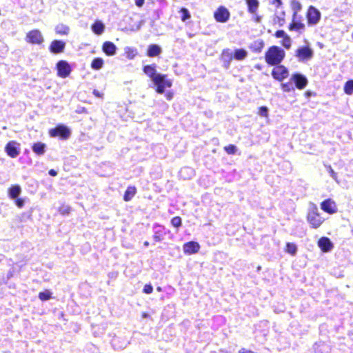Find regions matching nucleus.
Masks as SVG:
<instances>
[{"label": "nucleus", "mask_w": 353, "mask_h": 353, "mask_svg": "<svg viewBox=\"0 0 353 353\" xmlns=\"http://www.w3.org/2000/svg\"><path fill=\"white\" fill-rule=\"evenodd\" d=\"M285 51L278 46H272L265 53V59L268 64L277 65L283 60Z\"/></svg>", "instance_id": "nucleus-1"}, {"label": "nucleus", "mask_w": 353, "mask_h": 353, "mask_svg": "<svg viewBox=\"0 0 353 353\" xmlns=\"http://www.w3.org/2000/svg\"><path fill=\"white\" fill-rule=\"evenodd\" d=\"M307 220L313 228H318L324 221L319 214V209L315 204L311 203L308 208Z\"/></svg>", "instance_id": "nucleus-2"}, {"label": "nucleus", "mask_w": 353, "mask_h": 353, "mask_svg": "<svg viewBox=\"0 0 353 353\" xmlns=\"http://www.w3.org/2000/svg\"><path fill=\"white\" fill-rule=\"evenodd\" d=\"M154 85L157 87L156 91L159 94H163L166 88H170L172 85V81L167 79L166 74H159L154 77L152 80Z\"/></svg>", "instance_id": "nucleus-3"}, {"label": "nucleus", "mask_w": 353, "mask_h": 353, "mask_svg": "<svg viewBox=\"0 0 353 353\" xmlns=\"http://www.w3.org/2000/svg\"><path fill=\"white\" fill-rule=\"evenodd\" d=\"M295 56L299 62H307L313 57L314 51L307 46L299 47L296 50Z\"/></svg>", "instance_id": "nucleus-4"}, {"label": "nucleus", "mask_w": 353, "mask_h": 353, "mask_svg": "<svg viewBox=\"0 0 353 353\" xmlns=\"http://www.w3.org/2000/svg\"><path fill=\"white\" fill-rule=\"evenodd\" d=\"M26 41L31 44L41 45L43 43L44 38L39 30L34 29L27 33Z\"/></svg>", "instance_id": "nucleus-5"}, {"label": "nucleus", "mask_w": 353, "mask_h": 353, "mask_svg": "<svg viewBox=\"0 0 353 353\" xmlns=\"http://www.w3.org/2000/svg\"><path fill=\"white\" fill-rule=\"evenodd\" d=\"M49 134L50 137H60L66 139L70 136V130L63 125H59L56 128L50 130Z\"/></svg>", "instance_id": "nucleus-6"}, {"label": "nucleus", "mask_w": 353, "mask_h": 353, "mask_svg": "<svg viewBox=\"0 0 353 353\" xmlns=\"http://www.w3.org/2000/svg\"><path fill=\"white\" fill-rule=\"evenodd\" d=\"M321 19V12L314 6H310L307 12V19L309 26L316 25Z\"/></svg>", "instance_id": "nucleus-7"}, {"label": "nucleus", "mask_w": 353, "mask_h": 353, "mask_svg": "<svg viewBox=\"0 0 353 353\" xmlns=\"http://www.w3.org/2000/svg\"><path fill=\"white\" fill-rule=\"evenodd\" d=\"M272 75L274 79L282 81L288 77L289 72L284 65L279 64L272 70Z\"/></svg>", "instance_id": "nucleus-8"}, {"label": "nucleus", "mask_w": 353, "mask_h": 353, "mask_svg": "<svg viewBox=\"0 0 353 353\" xmlns=\"http://www.w3.org/2000/svg\"><path fill=\"white\" fill-rule=\"evenodd\" d=\"M230 17L229 10L223 6H220L214 13V17L217 22L225 23Z\"/></svg>", "instance_id": "nucleus-9"}, {"label": "nucleus", "mask_w": 353, "mask_h": 353, "mask_svg": "<svg viewBox=\"0 0 353 353\" xmlns=\"http://www.w3.org/2000/svg\"><path fill=\"white\" fill-rule=\"evenodd\" d=\"M5 151L9 157L16 158L20 153V144L14 141H9L5 147Z\"/></svg>", "instance_id": "nucleus-10"}, {"label": "nucleus", "mask_w": 353, "mask_h": 353, "mask_svg": "<svg viewBox=\"0 0 353 353\" xmlns=\"http://www.w3.org/2000/svg\"><path fill=\"white\" fill-rule=\"evenodd\" d=\"M57 74L61 78L68 77L71 72V68L69 63L65 61H59L57 63Z\"/></svg>", "instance_id": "nucleus-11"}, {"label": "nucleus", "mask_w": 353, "mask_h": 353, "mask_svg": "<svg viewBox=\"0 0 353 353\" xmlns=\"http://www.w3.org/2000/svg\"><path fill=\"white\" fill-rule=\"evenodd\" d=\"M290 80L294 83L296 88L299 90L303 89L307 84V78L299 73L292 74Z\"/></svg>", "instance_id": "nucleus-12"}, {"label": "nucleus", "mask_w": 353, "mask_h": 353, "mask_svg": "<svg viewBox=\"0 0 353 353\" xmlns=\"http://www.w3.org/2000/svg\"><path fill=\"white\" fill-rule=\"evenodd\" d=\"M65 47V43L61 40H54L50 45L49 50L52 53L59 54L63 52Z\"/></svg>", "instance_id": "nucleus-13"}, {"label": "nucleus", "mask_w": 353, "mask_h": 353, "mask_svg": "<svg viewBox=\"0 0 353 353\" xmlns=\"http://www.w3.org/2000/svg\"><path fill=\"white\" fill-rule=\"evenodd\" d=\"M321 208L323 211L331 214L336 212L337 211L335 202L331 199H326L323 201L321 204Z\"/></svg>", "instance_id": "nucleus-14"}, {"label": "nucleus", "mask_w": 353, "mask_h": 353, "mask_svg": "<svg viewBox=\"0 0 353 353\" xmlns=\"http://www.w3.org/2000/svg\"><path fill=\"white\" fill-rule=\"evenodd\" d=\"M318 245L323 252H330L332 248L333 244L327 237H321L318 241Z\"/></svg>", "instance_id": "nucleus-15"}, {"label": "nucleus", "mask_w": 353, "mask_h": 353, "mask_svg": "<svg viewBox=\"0 0 353 353\" xmlns=\"http://www.w3.org/2000/svg\"><path fill=\"white\" fill-rule=\"evenodd\" d=\"M200 248V245L195 241H190L183 245V252L185 254H192L196 253Z\"/></svg>", "instance_id": "nucleus-16"}, {"label": "nucleus", "mask_w": 353, "mask_h": 353, "mask_svg": "<svg viewBox=\"0 0 353 353\" xmlns=\"http://www.w3.org/2000/svg\"><path fill=\"white\" fill-rule=\"evenodd\" d=\"M103 52L108 56H113L116 54L117 46L111 41H105L102 46Z\"/></svg>", "instance_id": "nucleus-17"}, {"label": "nucleus", "mask_w": 353, "mask_h": 353, "mask_svg": "<svg viewBox=\"0 0 353 353\" xmlns=\"http://www.w3.org/2000/svg\"><path fill=\"white\" fill-rule=\"evenodd\" d=\"M46 145L42 142L34 143L32 147V151L37 155L41 156L46 152Z\"/></svg>", "instance_id": "nucleus-18"}, {"label": "nucleus", "mask_w": 353, "mask_h": 353, "mask_svg": "<svg viewBox=\"0 0 353 353\" xmlns=\"http://www.w3.org/2000/svg\"><path fill=\"white\" fill-rule=\"evenodd\" d=\"M143 72L152 79V81L154 79V77L159 74L157 72L155 65H148L144 66Z\"/></svg>", "instance_id": "nucleus-19"}, {"label": "nucleus", "mask_w": 353, "mask_h": 353, "mask_svg": "<svg viewBox=\"0 0 353 353\" xmlns=\"http://www.w3.org/2000/svg\"><path fill=\"white\" fill-rule=\"evenodd\" d=\"M161 53V48L157 44H151L148 46V56L150 57L158 56Z\"/></svg>", "instance_id": "nucleus-20"}, {"label": "nucleus", "mask_w": 353, "mask_h": 353, "mask_svg": "<svg viewBox=\"0 0 353 353\" xmlns=\"http://www.w3.org/2000/svg\"><path fill=\"white\" fill-rule=\"evenodd\" d=\"M91 28L94 33L101 35L104 32L105 26L101 21H97L92 24Z\"/></svg>", "instance_id": "nucleus-21"}, {"label": "nucleus", "mask_w": 353, "mask_h": 353, "mask_svg": "<svg viewBox=\"0 0 353 353\" xmlns=\"http://www.w3.org/2000/svg\"><path fill=\"white\" fill-rule=\"evenodd\" d=\"M21 192V188L18 185H12L8 190L9 196L11 199H17Z\"/></svg>", "instance_id": "nucleus-22"}, {"label": "nucleus", "mask_w": 353, "mask_h": 353, "mask_svg": "<svg viewBox=\"0 0 353 353\" xmlns=\"http://www.w3.org/2000/svg\"><path fill=\"white\" fill-rule=\"evenodd\" d=\"M69 31H70L69 27L63 23L58 24L55 27L56 33L58 34H60V35H67V34H68Z\"/></svg>", "instance_id": "nucleus-23"}, {"label": "nucleus", "mask_w": 353, "mask_h": 353, "mask_svg": "<svg viewBox=\"0 0 353 353\" xmlns=\"http://www.w3.org/2000/svg\"><path fill=\"white\" fill-rule=\"evenodd\" d=\"M136 194L135 187L130 186L125 192L123 199L125 201H130Z\"/></svg>", "instance_id": "nucleus-24"}, {"label": "nucleus", "mask_w": 353, "mask_h": 353, "mask_svg": "<svg viewBox=\"0 0 353 353\" xmlns=\"http://www.w3.org/2000/svg\"><path fill=\"white\" fill-rule=\"evenodd\" d=\"M246 3L248 11L252 14L255 13L259 8V1L257 0H246Z\"/></svg>", "instance_id": "nucleus-25"}, {"label": "nucleus", "mask_w": 353, "mask_h": 353, "mask_svg": "<svg viewBox=\"0 0 353 353\" xmlns=\"http://www.w3.org/2000/svg\"><path fill=\"white\" fill-rule=\"evenodd\" d=\"M291 8L293 10V17H296L297 13L302 9V5L298 0L291 1Z\"/></svg>", "instance_id": "nucleus-26"}, {"label": "nucleus", "mask_w": 353, "mask_h": 353, "mask_svg": "<svg viewBox=\"0 0 353 353\" xmlns=\"http://www.w3.org/2000/svg\"><path fill=\"white\" fill-rule=\"evenodd\" d=\"M124 52L128 59H133L137 54V50L134 48L125 47Z\"/></svg>", "instance_id": "nucleus-27"}, {"label": "nucleus", "mask_w": 353, "mask_h": 353, "mask_svg": "<svg viewBox=\"0 0 353 353\" xmlns=\"http://www.w3.org/2000/svg\"><path fill=\"white\" fill-rule=\"evenodd\" d=\"M103 60L102 58H94L91 63V68L94 70H100L103 65Z\"/></svg>", "instance_id": "nucleus-28"}, {"label": "nucleus", "mask_w": 353, "mask_h": 353, "mask_svg": "<svg viewBox=\"0 0 353 353\" xmlns=\"http://www.w3.org/2000/svg\"><path fill=\"white\" fill-rule=\"evenodd\" d=\"M247 52L243 49H238L235 50L234 57L236 60H243L247 57Z\"/></svg>", "instance_id": "nucleus-29"}, {"label": "nucleus", "mask_w": 353, "mask_h": 353, "mask_svg": "<svg viewBox=\"0 0 353 353\" xmlns=\"http://www.w3.org/2000/svg\"><path fill=\"white\" fill-rule=\"evenodd\" d=\"M344 92L350 95L353 93V80L347 81L344 85Z\"/></svg>", "instance_id": "nucleus-30"}, {"label": "nucleus", "mask_w": 353, "mask_h": 353, "mask_svg": "<svg viewBox=\"0 0 353 353\" xmlns=\"http://www.w3.org/2000/svg\"><path fill=\"white\" fill-rule=\"evenodd\" d=\"M285 251L292 255H294L297 251L296 245L292 243H288L286 244Z\"/></svg>", "instance_id": "nucleus-31"}, {"label": "nucleus", "mask_w": 353, "mask_h": 353, "mask_svg": "<svg viewBox=\"0 0 353 353\" xmlns=\"http://www.w3.org/2000/svg\"><path fill=\"white\" fill-rule=\"evenodd\" d=\"M305 28V25L301 22H295L293 21L292 23L290 26V30H294L296 31L303 30Z\"/></svg>", "instance_id": "nucleus-32"}, {"label": "nucleus", "mask_w": 353, "mask_h": 353, "mask_svg": "<svg viewBox=\"0 0 353 353\" xmlns=\"http://www.w3.org/2000/svg\"><path fill=\"white\" fill-rule=\"evenodd\" d=\"M222 57L225 62H228L229 63L232 59V52L229 49L224 50L222 53Z\"/></svg>", "instance_id": "nucleus-33"}, {"label": "nucleus", "mask_w": 353, "mask_h": 353, "mask_svg": "<svg viewBox=\"0 0 353 353\" xmlns=\"http://www.w3.org/2000/svg\"><path fill=\"white\" fill-rule=\"evenodd\" d=\"M180 12H181V14H182V16H181L182 21H185L186 20L190 19L191 17L188 10L185 8H182L180 10Z\"/></svg>", "instance_id": "nucleus-34"}, {"label": "nucleus", "mask_w": 353, "mask_h": 353, "mask_svg": "<svg viewBox=\"0 0 353 353\" xmlns=\"http://www.w3.org/2000/svg\"><path fill=\"white\" fill-rule=\"evenodd\" d=\"M185 174H188L190 175V176H191L194 174V170L192 168H188V167L183 168L180 171V175L181 177H183L185 179L186 177L184 176Z\"/></svg>", "instance_id": "nucleus-35"}, {"label": "nucleus", "mask_w": 353, "mask_h": 353, "mask_svg": "<svg viewBox=\"0 0 353 353\" xmlns=\"http://www.w3.org/2000/svg\"><path fill=\"white\" fill-rule=\"evenodd\" d=\"M282 89L284 92H290L294 90V86L292 82L281 84Z\"/></svg>", "instance_id": "nucleus-36"}, {"label": "nucleus", "mask_w": 353, "mask_h": 353, "mask_svg": "<svg viewBox=\"0 0 353 353\" xmlns=\"http://www.w3.org/2000/svg\"><path fill=\"white\" fill-rule=\"evenodd\" d=\"M224 149L226 151V152L229 154H233L237 150L236 147L234 145H229L228 146H225Z\"/></svg>", "instance_id": "nucleus-37"}, {"label": "nucleus", "mask_w": 353, "mask_h": 353, "mask_svg": "<svg viewBox=\"0 0 353 353\" xmlns=\"http://www.w3.org/2000/svg\"><path fill=\"white\" fill-rule=\"evenodd\" d=\"M292 41L289 36H286L282 41V45L287 49H289L291 46Z\"/></svg>", "instance_id": "nucleus-38"}, {"label": "nucleus", "mask_w": 353, "mask_h": 353, "mask_svg": "<svg viewBox=\"0 0 353 353\" xmlns=\"http://www.w3.org/2000/svg\"><path fill=\"white\" fill-rule=\"evenodd\" d=\"M171 223L174 227L178 228L181 225V219L179 216H175L172 219Z\"/></svg>", "instance_id": "nucleus-39"}, {"label": "nucleus", "mask_w": 353, "mask_h": 353, "mask_svg": "<svg viewBox=\"0 0 353 353\" xmlns=\"http://www.w3.org/2000/svg\"><path fill=\"white\" fill-rule=\"evenodd\" d=\"M39 298L42 301H47L50 298L49 292H41L39 294Z\"/></svg>", "instance_id": "nucleus-40"}, {"label": "nucleus", "mask_w": 353, "mask_h": 353, "mask_svg": "<svg viewBox=\"0 0 353 353\" xmlns=\"http://www.w3.org/2000/svg\"><path fill=\"white\" fill-rule=\"evenodd\" d=\"M259 114L261 117H268V108L265 106H261L259 108Z\"/></svg>", "instance_id": "nucleus-41"}, {"label": "nucleus", "mask_w": 353, "mask_h": 353, "mask_svg": "<svg viewBox=\"0 0 353 353\" xmlns=\"http://www.w3.org/2000/svg\"><path fill=\"white\" fill-rule=\"evenodd\" d=\"M326 168H327V170L328 172L330 173V176L333 179L336 180L337 174L334 171V170L332 168V167L330 165H327V166H326Z\"/></svg>", "instance_id": "nucleus-42"}, {"label": "nucleus", "mask_w": 353, "mask_h": 353, "mask_svg": "<svg viewBox=\"0 0 353 353\" xmlns=\"http://www.w3.org/2000/svg\"><path fill=\"white\" fill-rule=\"evenodd\" d=\"M70 208L68 205H63L59 210L60 213L62 214H68L70 212Z\"/></svg>", "instance_id": "nucleus-43"}, {"label": "nucleus", "mask_w": 353, "mask_h": 353, "mask_svg": "<svg viewBox=\"0 0 353 353\" xmlns=\"http://www.w3.org/2000/svg\"><path fill=\"white\" fill-rule=\"evenodd\" d=\"M153 291V288L151 285H145L143 288V292L145 294H151Z\"/></svg>", "instance_id": "nucleus-44"}, {"label": "nucleus", "mask_w": 353, "mask_h": 353, "mask_svg": "<svg viewBox=\"0 0 353 353\" xmlns=\"http://www.w3.org/2000/svg\"><path fill=\"white\" fill-rule=\"evenodd\" d=\"M287 36L286 33L283 30H277L275 32V37L277 38H283L284 39Z\"/></svg>", "instance_id": "nucleus-45"}, {"label": "nucleus", "mask_w": 353, "mask_h": 353, "mask_svg": "<svg viewBox=\"0 0 353 353\" xmlns=\"http://www.w3.org/2000/svg\"><path fill=\"white\" fill-rule=\"evenodd\" d=\"M15 203L18 208H21L24 205V200L21 198H19V199L17 198V199L15 201Z\"/></svg>", "instance_id": "nucleus-46"}, {"label": "nucleus", "mask_w": 353, "mask_h": 353, "mask_svg": "<svg viewBox=\"0 0 353 353\" xmlns=\"http://www.w3.org/2000/svg\"><path fill=\"white\" fill-rule=\"evenodd\" d=\"M145 0H135V4L138 7H142Z\"/></svg>", "instance_id": "nucleus-47"}, {"label": "nucleus", "mask_w": 353, "mask_h": 353, "mask_svg": "<svg viewBox=\"0 0 353 353\" xmlns=\"http://www.w3.org/2000/svg\"><path fill=\"white\" fill-rule=\"evenodd\" d=\"M165 98L168 99V100H171L172 98H173V93L171 92H168L165 93Z\"/></svg>", "instance_id": "nucleus-48"}, {"label": "nucleus", "mask_w": 353, "mask_h": 353, "mask_svg": "<svg viewBox=\"0 0 353 353\" xmlns=\"http://www.w3.org/2000/svg\"><path fill=\"white\" fill-rule=\"evenodd\" d=\"M153 239H154V240L156 242H159V241H161V236H160L157 233H156V234L154 235Z\"/></svg>", "instance_id": "nucleus-49"}, {"label": "nucleus", "mask_w": 353, "mask_h": 353, "mask_svg": "<svg viewBox=\"0 0 353 353\" xmlns=\"http://www.w3.org/2000/svg\"><path fill=\"white\" fill-rule=\"evenodd\" d=\"M239 353H254V352L251 351V350H248L245 348H241L239 351Z\"/></svg>", "instance_id": "nucleus-50"}, {"label": "nucleus", "mask_w": 353, "mask_h": 353, "mask_svg": "<svg viewBox=\"0 0 353 353\" xmlns=\"http://www.w3.org/2000/svg\"><path fill=\"white\" fill-rule=\"evenodd\" d=\"M49 174H50V176H57V171H55L54 170H52H52H50L49 171Z\"/></svg>", "instance_id": "nucleus-51"}, {"label": "nucleus", "mask_w": 353, "mask_h": 353, "mask_svg": "<svg viewBox=\"0 0 353 353\" xmlns=\"http://www.w3.org/2000/svg\"><path fill=\"white\" fill-rule=\"evenodd\" d=\"M274 1L277 3V7L281 4V0H274Z\"/></svg>", "instance_id": "nucleus-52"}, {"label": "nucleus", "mask_w": 353, "mask_h": 353, "mask_svg": "<svg viewBox=\"0 0 353 353\" xmlns=\"http://www.w3.org/2000/svg\"><path fill=\"white\" fill-rule=\"evenodd\" d=\"M94 94L97 97H99V92L97 90H94L93 92Z\"/></svg>", "instance_id": "nucleus-53"}, {"label": "nucleus", "mask_w": 353, "mask_h": 353, "mask_svg": "<svg viewBox=\"0 0 353 353\" xmlns=\"http://www.w3.org/2000/svg\"><path fill=\"white\" fill-rule=\"evenodd\" d=\"M144 245L146 246V247L148 246L149 245V243L148 241H145L144 242Z\"/></svg>", "instance_id": "nucleus-54"}, {"label": "nucleus", "mask_w": 353, "mask_h": 353, "mask_svg": "<svg viewBox=\"0 0 353 353\" xmlns=\"http://www.w3.org/2000/svg\"><path fill=\"white\" fill-rule=\"evenodd\" d=\"M157 290H158V291H161V288L160 287H158V288H157Z\"/></svg>", "instance_id": "nucleus-55"}, {"label": "nucleus", "mask_w": 353, "mask_h": 353, "mask_svg": "<svg viewBox=\"0 0 353 353\" xmlns=\"http://www.w3.org/2000/svg\"><path fill=\"white\" fill-rule=\"evenodd\" d=\"M352 233H353V230H352Z\"/></svg>", "instance_id": "nucleus-56"}]
</instances>
